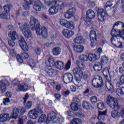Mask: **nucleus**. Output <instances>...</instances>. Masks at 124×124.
Here are the masks:
<instances>
[{"instance_id":"obj_18","label":"nucleus","mask_w":124,"mask_h":124,"mask_svg":"<svg viewBox=\"0 0 124 124\" xmlns=\"http://www.w3.org/2000/svg\"><path fill=\"white\" fill-rule=\"evenodd\" d=\"M63 81L65 84H68L71 83L73 81V75L71 73H65L63 76Z\"/></svg>"},{"instance_id":"obj_26","label":"nucleus","mask_w":124,"mask_h":124,"mask_svg":"<svg viewBox=\"0 0 124 124\" xmlns=\"http://www.w3.org/2000/svg\"><path fill=\"white\" fill-rule=\"evenodd\" d=\"M85 50V47L82 45H78L74 46V50L77 53H82Z\"/></svg>"},{"instance_id":"obj_60","label":"nucleus","mask_w":124,"mask_h":124,"mask_svg":"<svg viewBox=\"0 0 124 124\" xmlns=\"http://www.w3.org/2000/svg\"><path fill=\"white\" fill-rule=\"evenodd\" d=\"M9 54L12 57H15L16 56V52H15V50H14V49H12L10 50Z\"/></svg>"},{"instance_id":"obj_14","label":"nucleus","mask_w":124,"mask_h":124,"mask_svg":"<svg viewBox=\"0 0 124 124\" xmlns=\"http://www.w3.org/2000/svg\"><path fill=\"white\" fill-rule=\"evenodd\" d=\"M90 37L91 42V46L92 48H94L95 45H96V32L94 31H91Z\"/></svg>"},{"instance_id":"obj_42","label":"nucleus","mask_w":124,"mask_h":124,"mask_svg":"<svg viewBox=\"0 0 124 124\" xmlns=\"http://www.w3.org/2000/svg\"><path fill=\"white\" fill-rule=\"evenodd\" d=\"M46 115L44 114H42L41 116L39 118L38 122V123H39V124H42V123H44V122L46 121Z\"/></svg>"},{"instance_id":"obj_27","label":"nucleus","mask_w":124,"mask_h":124,"mask_svg":"<svg viewBox=\"0 0 124 124\" xmlns=\"http://www.w3.org/2000/svg\"><path fill=\"white\" fill-rule=\"evenodd\" d=\"M54 64L56 68L57 69H60V70L63 69V67H64V63L61 61L55 62Z\"/></svg>"},{"instance_id":"obj_36","label":"nucleus","mask_w":124,"mask_h":124,"mask_svg":"<svg viewBox=\"0 0 124 124\" xmlns=\"http://www.w3.org/2000/svg\"><path fill=\"white\" fill-rule=\"evenodd\" d=\"M124 83V75H122L119 80L117 81L116 83V86L118 88L120 87V86H122Z\"/></svg>"},{"instance_id":"obj_1","label":"nucleus","mask_w":124,"mask_h":124,"mask_svg":"<svg viewBox=\"0 0 124 124\" xmlns=\"http://www.w3.org/2000/svg\"><path fill=\"white\" fill-rule=\"evenodd\" d=\"M65 7V3L63 1L57 0L55 5H52L48 10L49 15H56L59 12V10H63Z\"/></svg>"},{"instance_id":"obj_49","label":"nucleus","mask_w":124,"mask_h":124,"mask_svg":"<svg viewBox=\"0 0 124 124\" xmlns=\"http://www.w3.org/2000/svg\"><path fill=\"white\" fill-rule=\"evenodd\" d=\"M85 22L87 25V26H89V27H92L93 26V22L92 21V19L86 18H85Z\"/></svg>"},{"instance_id":"obj_64","label":"nucleus","mask_w":124,"mask_h":124,"mask_svg":"<svg viewBox=\"0 0 124 124\" xmlns=\"http://www.w3.org/2000/svg\"><path fill=\"white\" fill-rule=\"evenodd\" d=\"M119 117H121V118H124V108H123L121 112H119Z\"/></svg>"},{"instance_id":"obj_15","label":"nucleus","mask_w":124,"mask_h":124,"mask_svg":"<svg viewBox=\"0 0 124 124\" xmlns=\"http://www.w3.org/2000/svg\"><path fill=\"white\" fill-rule=\"evenodd\" d=\"M97 17L100 22H104L107 17V13L103 9H99L98 10Z\"/></svg>"},{"instance_id":"obj_57","label":"nucleus","mask_w":124,"mask_h":124,"mask_svg":"<svg viewBox=\"0 0 124 124\" xmlns=\"http://www.w3.org/2000/svg\"><path fill=\"white\" fill-rule=\"evenodd\" d=\"M32 106V102L31 101H29L27 103L26 105V108L27 109H31Z\"/></svg>"},{"instance_id":"obj_41","label":"nucleus","mask_w":124,"mask_h":124,"mask_svg":"<svg viewBox=\"0 0 124 124\" xmlns=\"http://www.w3.org/2000/svg\"><path fill=\"white\" fill-rule=\"evenodd\" d=\"M79 59L81 62H89L88 56L85 54L80 55Z\"/></svg>"},{"instance_id":"obj_24","label":"nucleus","mask_w":124,"mask_h":124,"mask_svg":"<svg viewBox=\"0 0 124 124\" xmlns=\"http://www.w3.org/2000/svg\"><path fill=\"white\" fill-rule=\"evenodd\" d=\"M42 7V3L39 0H36L34 4L33 8L36 11H40Z\"/></svg>"},{"instance_id":"obj_43","label":"nucleus","mask_w":124,"mask_h":124,"mask_svg":"<svg viewBox=\"0 0 124 124\" xmlns=\"http://www.w3.org/2000/svg\"><path fill=\"white\" fill-rule=\"evenodd\" d=\"M108 57L106 56H103L101 58V62L103 65L106 64L108 62Z\"/></svg>"},{"instance_id":"obj_11","label":"nucleus","mask_w":124,"mask_h":124,"mask_svg":"<svg viewBox=\"0 0 124 124\" xmlns=\"http://www.w3.org/2000/svg\"><path fill=\"white\" fill-rule=\"evenodd\" d=\"M30 25L31 31H34L35 29L36 30L38 28L40 27V23H39V21L33 17V16H32L31 17Z\"/></svg>"},{"instance_id":"obj_61","label":"nucleus","mask_w":124,"mask_h":124,"mask_svg":"<svg viewBox=\"0 0 124 124\" xmlns=\"http://www.w3.org/2000/svg\"><path fill=\"white\" fill-rule=\"evenodd\" d=\"M34 52L36 55H40L41 54V49L39 48H37L35 49Z\"/></svg>"},{"instance_id":"obj_6","label":"nucleus","mask_w":124,"mask_h":124,"mask_svg":"<svg viewBox=\"0 0 124 124\" xmlns=\"http://www.w3.org/2000/svg\"><path fill=\"white\" fill-rule=\"evenodd\" d=\"M119 35H121L120 33L119 34H117V35H116V34L111 35L112 37L110 40L111 42L112 45H113V46L116 48H124V44H123L122 42L119 41V38H118V37H119V38H122V37Z\"/></svg>"},{"instance_id":"obj_17","label":"nucleus","mask_w":124,"mask_h":124,"mask_svg":"<svg viewBox=\"0 0 124 124\" xmlns=\"http://www.w3.org/2000/svg\"><path fill=\"white\" fill-rule=\"evenodd\" d=\"M19 44L21 49L25 52H27L29 50V46L27 45V43L25 41L24 37H20L19 40Z\"/></svg>"},{"instance_id":"obj_23","label":"nucleus","mask_w":124,"mask_h":124,"mask_svg":"<svg viewBox=\"0 0 124 124\" xmlns=\"http://www.w3.org/2000/svg\"><path fill=\"white\" fill-rule=\"evenodd\" d=\"M107 113V111L106 110H105L104 111H99L98 114V121H100V122H104Z\"/></svg>"},{"instance_id":"obj_62","label":"nucleus","mask_w":124,"mask_h":124,"mask_svg":"<svg viewBox=\"0 0 124 124\" xmlns=\"http://www.w3.org/2000/svg\"><path fill=\"white\" fill-rule=\"evenodd\" d=\"M26 108L25 107H22L21 108V109L19 110L20 112L19 113L21 115H23V114H25V112H26Z\"/></svg>"},{"instance_id":"obj_25","label":"nucleus","mask_w":124,"mask_h":124,"mask_svg":"<svg viewBox=\"0 0 124 124\" xmlns=\"http://www.w3.org/2000/svg\"><path fill=\"white\" fill-rule=\"evenodd\" d=\"M88 19H94L95 18V13L91 9L88 10L86 12V17Z\"/></svg>"},{"instance_id":"obj_31","label":"nucleus","mask_w":124,"mask_h":124,"mask_svg":"<svg viewBox=\"0 0 124 124\" xmlns=\"http://www.w3.org/2000/svg\"><path fill=\"white\" fill-rule=\"evenodd\" d=\"M65 28L69 29V30H74V28H75V23L72 20L67 21Z\"/></svg>"},{"instance_id":"obj_10","label":"nucleus","mask_w":124,"mask_h":124,"mask_svg":"<svg viewBox=\"0 0 124 124\" xmlns=\"http://www.w3.org/2000/svg\"><path fill=\"white\" fill-rule=\"evenodd\" d=\"M8 36L9 37H10L11 39L8 41V44L11 47H13V46L15 45L14 41H15L17 37H18V34H17V32L16 31H11L9 32Z\"/></svg>"},{"instance_id":"obj_5","label":"nucleus","mask_w":124,"mask_h":124,"mask_svg":"<svg viewBox=\"0 0 124 124\" xmlns=\"http://www.w3.org/2000/svg\"><path fill=\"white\" fill-rule=\"evenodd\" d=\"M42 113H43V110H42L41 107L40 106L29 111L28 116L32 120H36L38 118V116Z\"/></svg>"},{"instance_id":"obj_7","label":"nucleus","mask_w":124,"mask_h":124,"mask_svg":"<svg viewBox=\"0 0 124 124\" xmlns=\"http://www.w3.org/2000/svg\"><path fill=\"white\" fill-rule=\"evenodd\" d=\"M73 73L75 76L76 82L78 84L81 83V78L83 77V68L76 67L73 70Z\"/></svg>"},{"instance_id":"obj_19","label":"nucleus","mask_w":124,"mask_h":124,"mask_svg":"<svg viewBox=\"0 0 124 124\" xmlns=\"http://www.w3.org/2000/svg\"><path fill=\"white\" fill-rule=\"evenodd\" d=\"M62 33L63 36L68 39H69L70 37H72L73 35H74V31L68 29H64L62 31Z\"/></svg>"},{"instance_id":"obj_34","label":"nucleus","mask_w":124,"mask_h":124,"mask_svg":"<svg viewBox=\"0 0 124 124\" xmlns=\"http://www.w3.org/2000/svg\"><path fill=\"white\" fill-rule=\"evenodd\" d=\"M93 68L96 72H98L102 69V65L100 62H97L93 65Z\"/></svg>"},{"instance_id":"obj_63","label":"nucleus","mask_w":124,"mask_h":124,"mask_svg":"<svg viewBox=\"0 0 124 124\" xmlns=\"http://www.w3.org/2000/svg\"><path fill=\"white\" fill-rule=\"evenodd\" d=\"M21 56L24 59H28L29 58V54L26 52L22 53Z\"/></svg>"},{"instance_id":"obj_53","label":"nucleus","mask_w":124,"mask_h":124,"mask_svg":"<svg viewBox=\"0 0 124 124\" xmlns=\"http://www.w3.org/2000/svg\"><path fill=\"white\" fill-rule=\"evenodd\" d=\"M67 23V20L64 19H61L60 20V24L61 25V26H63V27H64L65 28V26H66V24Z\"/></svg>"},{"instance_id":"obj_56","label":"nucleus","mask_w":124,"mask_h":124,"mask_svg":"<svg viewBox=\"0 0 124 124\" xmlns=\"http://www.w3.org/2000/svg\"><path fill=\"white\" fill-rule=\"evenodd\" d=\"M62 95H64V96H66V95H68V94H69V91L66 89H64L62 92Z\"/></svg>"},{"instance_id":"obj_44","label":"nucleus","mask_w":124,"mask_h":124,"mask_svg":"<svg viewBox=\"0 0 124 124\" xmlns=\"http://www.w3.org/2000/svg\"><path fill=\"white\" fill-rule=\"evenodd\" d=\"M44 2L46 4V5L50 6V5L56 4L57 1H55V0H45Z\"/></svg>"},{"instance_id":"obj_54","label":"nucleus","mask_w":124,"mask_h":124,"mask_svg":"<svg viewBox=\"0 0 124 124\" xmlns=\"http://www.w3.org/2000/svg\"><path fill=\"white\" fill-rule=\"evenodd\" d=\"M55 46H56V44L54 42L45 44V48H48V47H55Z\"/></svg>"},{"instance_id":"obj_22","label":"nucleus","mask_w":124,"mask_h":124,"mask_svg":"<svg viewBox=\"0 0 124 124\" xmlns=\"http://www.w3.org/2000/svg\"><path fill=\"white\" fill-rule=\"evenodd\" d=\"M17 88L19 92H27V91H29V89L28 84L25 82L19 84Z\"/></svg>"},{"instance_id":"obj_59","label":"nucleus","mask_w":124,"mask_h":124,"mask_svg":"<svg viewBox=\"0 0 124 124\" xmlns=\"http://www.w3.org/2000/svg\"><path fill=\"white\" fill-rule=\"evenodd\" d=\"M64 17L66 19H70L71 17H73L69 13L68 11L64 15Z\"/></svg>"},{"instance_id":"obj_8","label":"nucleus","mask_w":124,"mask_h":124,"mask_svg":"<svg viewBox=\"0 0 124 124\" xmlns=\"http://www.w3.org/2000/svg\"><path fill=\"white\" fill-rule=\"evenodd\" d=\"M107 103L108 105V106L110 107L111 108H119V107H120L117 99L110 95L108 96Z\"/></svg>"},{"instance_id":"obj_28","label":"nucleus","mask_w":124,"mask_h":124,"mask_svg":"<svg viewBox=\"0 0 124 124\" xmlns=\"http://www.w3.org/2000/svg\"><path fill=\"white\" fill-rule=\"evenodd\" d=\"M46 72L47 75L51 77L56 76L57 75V71L54 69L46 68Z\"/></svg>"},{"instance_id":"obj_45","label":"nucleus","mask_w":124,"mask_h":124,"mask_svg":"<svg viewBox=\"0 0 124 124\" xmlns=\"http://www.w3.org/2000/svg\"><path fill=\"white\" fill-rule=\"evenodd\" d=\"M81 120L78 118H74L70 122V124H80Z\"/></svg>"},{"instance_id":"obj_46","label":"nucleus","mask_w":124,"mask_h":124,"mask_svg":"<svg viewBox=\"0 0 124 124\" xmlns=\"http://www.w3.org/2000/svg\"><path fill=\"white\" fill-rule=\"evenodd\" d=\"M29 63H30L31 66L32 67V69H33L34 67H36V62L35 61L30 60L28 62Z\"/></svg>"},{"instance_id":"obj_38","label":"nucleus","mask_w":124,"mask_h":124,"mask_svg":"<svg viewBox=\"0 0 124 124\" xmlns=\"http://www.w3.org/2000/svg\"><path fill=\"white\" fill-rule=\"evenodd\" d=\"M116 93L120 97L124 96V87H122L121 89L116 90Z\"/></svg>"},{"instance_id":"obj_13","label":"nucleus","mask_w":124,"mask_h":124,"mask_svg":"<svg viewBox=\"0 0 124 124\" xmlns=\"http://www.w3.org/2000/svg\"><path fill=\"white\" fill-rule=\"evenodd\" d=\"M92 83L94 88H99L103 87V81L101 77H99L98 78L93 79Z\"/></svg>"},{"instance_id":"obj_21","label":"nucleus","mask_w":124,"mask_h":124,"mask_svg":"<svg viewBox=\"0 0 124 124\" xmlns=\"http://www.w3.org/2000/svg\"><path fill=\"white\" fill-rule=\"evenodd\" d=\"M88 61L94 62L96 61H97L100 58V56L99 55H96V54L89 53L88 54Z\"/></svg>"},{"instance_id":"obj_47","label":"nucleus","mask_w":124,"mask_h":124,"mask_svg":"<svg viewBox=\"0 0 124 124\" xmlns=\"http://www.w3.org/2000/svg\"><path fill=\"white\" fill-rule=\"evenodd\" d=\"M90 101L92 104H96L97 103V97L95 96H92L90 98Z\"/></svg>"},{"instance_id":"obj_35","label":"nucleus","mask_w":124,"mask_h":124,"mask_svg":"<svg viewBox=\"0 0 124 124\" xmlns=\"http://www.w3.org/2000/svg\"><path fill=\"white\" fill-rule=\"evenodd\" d=\"M61 52H62V50L60 47H56L52 49V53L54 56H59L61 54Z\"/></svg>"},{"instance_id":"obj_29","label":"nucleus","mask_w":124,"mask_h":124,"mask_svg":"<svg viewBox=\"0 0 124 124\" xmlns=\"http://www.w3.org/2000/svg\"><path fill=\"white\" fill-rule=\"evenodd\" d=\"M74 42L76 44H83L85 43V40L83 38V37L78 36L74 39Z\"/></svg>"},{"instance_id":"obj_50","label":"nucleus","mask_w":124,"mask_h":124,"mask_svg":"<svg viewBox=\"0 0 124 124\" xmlns=\"http://www.w3.org/2000/svg\"><path fill=\"white\" fill-rule=\"evenodd\" d=\"M97 107L99 110H102L104 109V104L102 102H100L97 104Z\"/></svg>"},{"instance_id":"obj_40","label":"nucleus","mask_w":124,"mask_h":124,"mask_svg":"<svg viewBox=\"0 0 124 124\" xmlns=\"http://www.w3.org/2000/svg\"><path fill=\"white\" fill-rule=\"evenodd\" d=\"M111 115L112 118H115V119H117V118H119V117H120V113L117 110H112L111 111Z\"/></svg>"},{"instance_id":"obj_33","label":"nucleus","mask_w":124,"mask_h":124,"mask_svg":"<svg viewBox=\"0 0 124 124\" xmlns=\"http://www.w3.org/2000/svg\"><path fill=\"white\" fill-rule=\"evenodd\" d=\"M8 119H9V114L5 113L0 115V123L6 122Z\"/></svg>"},{"instance_id":"obj_16","label":"nucleus","mask_w":124,"mask_h":124,"mask_svg":"<svg viewBox=\"0 0 124 124\" xmlns=\"http://www.w3.org/2000/svg\"><path fill=\"white\" fill-rule=\"evenodd\" d=\"M117 27H121V28H123V30L124 29V23L122 21H118L116 22L113 27V29L111 31V35H115V34H117L118 33V31H119V30H116L115 28Z\"/></svg>"},{"instance_id":"obj_55","label":"nucleus","mask_w":124,"mask_h":124,"mask_svg":"<svg viewBox=\"0 0 124 124\" xmlns=\"http://www.w3.org/2000/svg\"><path fill=\"white\" fill-rule=\"evenodd\" d=\"M16 59L18 62H19V63H23V62H24V61L23 60V59L22 58V57H21V56H20V55H16Z\"/></svg>"},{"instance_id":"obj_58","label":"nucleus","mask_w":124,"mask_h":124,"mask_svg":"<svg viewBox=\"0 0 124 124\" xmlns=\"http://www.w3.org/2000/svg\"><path fill=\"white\" fill-rule=\"evenodd\" d=\"M9 102H10V100H9V98H6L3 99V104H4V105H8V103H9Z\"/></svg>"},{"instance_id":"obj_3","label":"nucleus","mask_w":124,"mask_h":124,"mask_svg":"<svg viewBox=\"0 0 124 124\" xmlns=\"http://www.w3.org/2000/svg\"><path fill=\"white\" fill-rule=\"evenodd\" d=\"M103 74L108 81V82L106 83V87L108 91L111 93H113V92H114V88H113V85H112V84L109 82V79H108V76H113L114 73L113 72L111 73L109 72V69L107 67H106L103 70Z\"/></svg>"},{"instance_id":"obj_30","label":"nucleus","mask_w":124,"mask_h":124,"mask_svg":"<svg viewBox=\"0 0 124 124\" xmlns=\"http://www.w3.org/2000/svg\"><path fill=\"white\" fill-rule=\"evenodd\" d=\"M19 113H20V110L17 108H14L13 110V113L12 114L11 117L13 119H17L19 116Z\"/></svg>"},{"instance_id":"obj_37","label":"nucleus","mask_w":124,"mask_h":124,"mask_svg":"<svg viewBox=\"0 0 124 124\" xmlns=\"http://www.w3.org/2000/svg\"><path fill=\"white\" fill-rule=\"evenodd\" d=\"M10 18V16L8 13L0 14V19L8 20Z\"/></svg>"},{"instance_id":"obj_32","label":"nucleus","mask_w":124,"mask_h":124,"mask_svg":"<svg viewBox=\"0 0 124 124\" xmlns=\"http://www.w3.org/2000/svg\"><path fill=\"white\" fill-rule=\"evenodd\" d=\"M81 107V103H72L71 105V108L73 111H78Z\"/></svg>"},{"instance_id":"obj_39","label":"nucleus","mask_w":124,"mask_h":124,"mask_svg":"<svg viewBox=\"0 0 124 124\" xmlns=\"http://www.w3.org/2000/svg\"><path fill=\"white\" fill-rule=\"evenodd\" d=\"M82 107H83L84 109H85V110H90V109H91V104L87 101H84L82 103Z\"/></svg>"},{"instance_id":"obj_48","label":"nucleus","mask_w":124,"mask_h":124,"mask_svg":"<svg viewBox=\"0 0 124 124\" xmlns=\"http://www.w3.org/2000/svg\"><path fill=\"white\" fill-rule=\"evenodd\" d=\"M76 63L78 66V68H84L85 67V64L83 63L82 62L79 60H77L76 61Z\"/></svg>"},{"instance_id":"obj_2","label":"nucleus","mask_w":124,"mask_h":124,"mask_svg":"<svg viewBox=\"0 0 124 124\" xmlns=\"http://www.w3.org/2000/svg\"><path fill=\"white\" fill-rule=\"evenodd\" d=\"M20 30L21 31L24 36L28 39H31L32 38V34L31 29H30V25L28 23H18Z\"/></svg>"},{"instance_id":"obj_9","label":"nucleus","mask_w":124,"mask_h":124,"mask_svg":"<svg viewBox=\"0 0 124 124\" xmlns=\"http://www.w3.org/2000/svg\"><path fill=\"white\" fill-rule=\"evenodd\" d=\"M46 120L48 122H53V124H55V123H60L59 114H57L54 111H51L48 113Z\"/></svg>"},{"instance_id":"obj_4","label":"nucleus","mask_w":124,"mask_h":124,"mask_svg":"<svg viewBox=\"0 0 124 124\" xmlns=\"http://www.w3.org/2000/svg\"><path fill=\"white\" fill-rule=\"evenodd\" d=\"M11 79L9 77H0V90L1 93H4L6 91L7 87L10 85Z\"/></svg>"},{"instance_id":"obj_52","label":"nucleus","mask_w":124,"mask_h":124,"mask_svg":"<svg viewBox=\"0 0 124 124\" xmlns=\"http://www.w3.org/2000/svg\"><path fill=\"white\" fill-rule=\"evenodd\" d=\"M71 66V60H69L66 63L65 68L66 70H69L70 69V67Z\"/></svg>"},{"instance_id":"obj_12","label":"nucleus","mask_w":124,"mask_h":124,"mask_svg":"<svg viewBox=\"0 0 124 124\" xmlns=\"http://www.w3.org/2000/svg\"><path fill=\"white\" fill-rule=\"evenodd\" d=\"M36 32L37 35H41L44 38H47L48 37V30L45 27H43L40 29V27L36 29Z\"/></svg>"},{"instance_id":"obj_20","label":"nucleus","mask_w":124,"mask_h":124,"mask_svg":"<svg viewBox=\"0 0 124 124\" xmlns=\"http://www.w3.org/2000/svg\"><path fill=\"white\" fill-rule=\"evenodd\" d=\"M120 1V0H110L109 1H108L106 3V6L105 7V9L106 11H108L109 9H111L110 8V6H112L113 4H118Z\"/></svg>"},{"instance_id":"obj_51","label":"nucleus","mask_w":124,"mask_h":124,"mask_svg":"<svg viewBox=\"0 0 124 124\" xmlns=\"http://www.w3.org/2000/svg\"><path fill=\"white\" fill-rule=\"evenodd\" d=\"M68 12L69 13L73 16L74 14L76 13V9L75 8H71L69 10H68Z\"/></svg>"}]
</instances>
